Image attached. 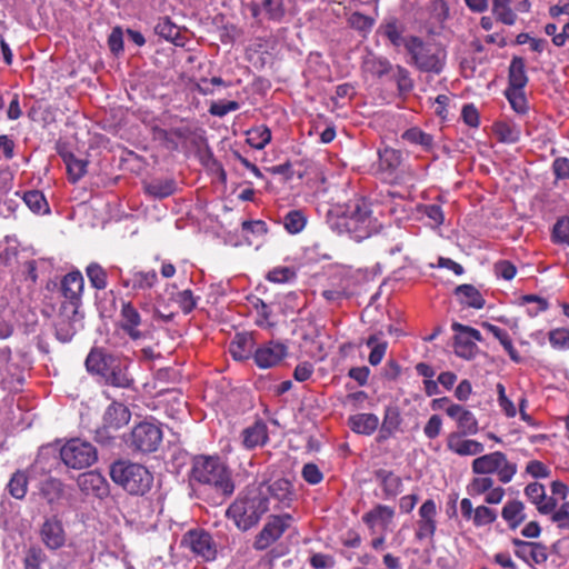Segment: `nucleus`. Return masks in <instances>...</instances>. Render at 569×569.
Segmentation results:
<instances>
[{
	"label": "nucleus",
	"instance_id": "1",
	"mask_svg": "<svg viewBox=\"0 0 569 569\" xmlns=\"http://www.w3.org/2000/svg\"><path fill=\"white\" fill-rule=\"evenodd\" d=\"M190 481L210 487L221 497H229L234 491L231 471L217 456L193 457Z\"/></svg>",
	"mask_w": 569,
	"mask_h": 569
},
{
	"label": "nucleus",
	"instance_id": "2",
	"mask_svg": "<svg viewBox=\"0 0 569 569\" xmlns=\"http://www.w3.org/2000/svg\"><path fill=\"white\" fill-rule=\"evenodd\" d=\"M110 478L131 496H144L153 485V475L142 465L129 460L111 463Z\"/></svg>",
	"mask_w": 569,
	"mask_h": 569
},
{
	"label": "nucleus",
	"instance_id": "3",
	"mask_svg": "<svg viewBox=\"0 0 569 569\" xmlns=\"http://www.w3.org/2000/svg\"><path fill=\"white\" fill-rule=\"evenodd\" d=\"M269 510V499L259 491L252 490L240 496L232 502L227 516L243 531L256 526L261 517Z\"/></svg>",
	"mask_w": 569,
	"mask_h": 569
},
{
	"label": "nucleus",
	"instance_id": "4",
	"mask_svg": "<svg viewBox=\"0 0 569 569\" xmlns=\"http://www.w3.org/2000/svg\"><path fill=\"white\" fill-rule=\"evenodd\" d=\"M410 62L422 72L440 73L446 64V50L433 42H423L417 37H411L407 43Z\"/></svg>",
	"mask_w": 569,
	"mask_h": 569
},
{
	"label": "nucleus",
	"instance_id": "5",
	"mask_svg": "<svg viewBox=\"0 0 569 569\" xmlns=\"http://www.w3.org/2000/svg\"><path fill=\"white\" fill-rule=\"evenodd\" d=\"M343 227L357 241L369 238L379 230V224L371 217L370 204L365 199L356 200L350 213L343 218Z\"/></svg>",
	"mask_w": 569,
	"mask_h": 569
},
{
	"label": "nucleus",
	"instance_id": "6",
	"mask_svg": "<svg viewBox=\"0 0 569 569\" xmlns=\"http://www.w3.org/2000/svg\"><path fill=\"white\" fill-rule=\"evenodd\" d=\"M60 458L68 468L83 469L98 460V452L89 441L73 438L61 447Z\"/></svg>",
	"mask_w": 569,
	"mask_h": 569
},
{
	"label": "nucleus",
	"instance_id": "7",
	"mask_svg": "<svg viewBox=\"0 0 569 569\" xmlns=\"http://www.w3.org/2000/svg\"><path fill=\"white\" fill-rule=\"evenodd\" d=\"M472 471L477 475L498 473L502 483L511 481L517 472V465L509 462L507 456L501 451L482 455L472 461Z\"/></svg>",
	"mask_w": 569,
	"mask_h": 569
},
{
	"label": "nucleus",
	"instance_id": "8",
	"mask_svg": "<svg viewBox=\"0 0 569 569\" xmlns=\"http://www.w3.org/2000/svg\"><path fill=\"white\" fill-rule=\"evenodd\" d=\"M162 437V430L158 425L143 421L132 428L126 443L132 451L149 453L158 449Z\"/></svg>",
	"mask_w": 569,
	"mask_h": 569
},
{
	"label": "nucleus",
	"instance_id": "9",
	"mask_svg": "<svg viewBox=\"0 0 569 569\" xmlns=\"http://www.w3.org/2000/svg\"><path fill=\"white\" fill-rule=\"evenodd\" d=\"M181 547L188 548L194 557L203 561H212L217 558V545L212 536L204 529H190L181 539Z\"/></svg>",
	"mask_w": 569,
	"mask_h": 569
},
{
	"label": "nucleus",
	"instance_id": "10",
	"mask_svg": "<svg viewBox=\"0 0 569 569\" xmlns=\"http://www.w3.org/2000/svg\"><path fill=\"white\" fill-rule=\"evenodd\" d=\"M39 539L49 551L66 547L68 533L61 517L57 513L46 516L39 526Z\"/></svg>",
	"mask_w": 569,
	"mask_h": 569
},
{
	"label": "nucleus",
	"instance_id": "11",
	"mask_svg": "<svg viewBox=\"0 0 569 569\" xmlns=\"http://www.w3.org/2000/svg\"><path fill=\"white\" fill-rule=\"evenodd\" d=\"M84 280L80 271L68 272L61 280V292L66 301L61 305L64 311L70 310L73 319L79 317Z\"/></svg>",
	"mask_w": 569,
	"mask_h": 569
},
{
	"label": "nucleus",
	"instance_id": "12",
	"mask_svg": "<svg viewBox=\"0 0 569 569\" xmlns=\"http://www.w3.org/2000/svg\"><path fill=\"white\" fill-rule=\"evenodd\" d=\"M293 518L290 513L272 515L254 539L256 550H266L276 542L291 526Z\"/></svg>",
	"mask_w": 569,
	"mask_h": 569
},
{
	"label": "nucleus",
	"instance_id": "13",
	"mask_svg": "<svg viewBox=\"0 0 569 569\" xmlns=\"http://www.w3.org/2000/svg\"><path fill=\"white\" fill-rule=\"evenodd\" d=\"M131 412L127 406L121 402H112L103 413V426L96 431V440L108 443L113 437L108 435L109 429L118 430L128 425Z\"/></svg>",
	"mask_w": 569,
	"mask_h": 569
},
{
	"label": "nucleus",
	"instance_id": "14",
	"mask_svg": "<svg viewBox=\"0 0 569 569\" xmlns=\"http://www.w3.org/2000/svg\"><path fill=\"white\" fill-rule=\"evenodd\" d=\"M143 320L131 301H122L120 310L119 326L121 330L133 341L147 338L148 331L141 329Z\"/></svg>",
	"mask_w": 569,
	"mask_h": 569
},
{
	"label": "nucleus",
	"instance_id": "15",
	"mask_svg": "<svg viewBox=\"0 0 569 569\" xmlns=\"http://www.w3.org/2000/svg\"><path fill=\"white\" fill-rule=\"evenodd\" d=\"M159 277L156 270H132L128 278H121V286L130 289L134 296H150L158 284Z\"/></svg>",
	"mask_w": 569,
	"mask_h": 569
},
{
	"label": "nucleus",
	"instance_id": "16",
	"mask_svg": "<svg viewBox=\"0 0 569 569\" xmlns=\"http://www.w3.org/2000/svg\"><path fill=\"white\" fill-rule=\"evenodd\" d=\"M419 519L415 537L418 540H429L432 542L437 530V506L432 499L426 500L418 510Z\"/></svg>",
	"mask_w": 569,
	"mask_h": 569
},
{
	"label": "nucleus",
	"instance_id": "17",
	"mask_svg": "<svg viewBox=\"0 0 569 569\" xmlns=\"http://www.w3.org/2000/svg\"><path fill=\"white\" fill-rule=\"evenodd\" d=\"M118 356L107 352L103 348L93 347L88 353L84 366L87 371L99 377L103 383Z\"/></svg>",
	"mask_w": 569,
	"mask_h": 569
},
{
	"label": "nucleus",
	"instance_id": "18",
	"mask_svg": "<svg viewBox=\"0 0 569 569\" xmlns=\"http://www.w3.org/2000/svg\"><path fill=\"white\" fill-rule=\"evenodd\" d=\"M130 362L128 359L117 357L111 370L103 381V385L121 389H134V378L129 372Z\"/></svg>",
	"mask_w": 569,
	"mask_h": 569
},
{
	"label": "nucleus",
	"instance_id": "19",
	"mask_svg": "<svg viewBox=\"0 0 569 569\" xmlns=\"http://www.w3.org/2000/svg\"><path fill=\"white\" fill-rule=\"evenodd\" d=\"M512 545L516 547V556L527 563L533 562L541 565L548 559V549L541 542L525 541L515 538L512 539Z\"/></svg>",
	"mask_w": 569,
	"mask_h": 569
},
{
	"label": "nucleus",
	"instance_id": "20",
	"mask_svg": "<svg viewBox=\"0 0 569 569\" xmlns=\"http://www.w3.org/2000/svg\"><path fill=\"white\" fill-rule=\"evenodd\" d=\"M446 413L456 420L457 433L473 436L478 432L479 426L476 416L461 405L451 403L446 408Z\"/></svg>",
	"mask_w": 569,
	"mask_h": 569
},
{
	"label": "nucleus",
	"instance_id": "21",
	"mask_svg": "<svg viewBox=\"0 0 569 569\" xmlns=\"http://www.w3.org/2000/svg\"><path fill=\"white\" fill-rule=\"evenodd\" d=\"M287 356V347L281 342H269L258 348L254 353V362L260 368L277 366Z\"/></svg>",
	"mask_w": 569,
	"mask_h": 569
},
{
	"label": "nucleus",
	"instance_id": "22",
	"mask_svg": "<svg viewBox=\"0 0 569 569\" xmlns=\"http://www.w3.org/2000/svg\"><path fill=\"white\" fill-rule=\"evenodd\" d=\"M79 489L84 495H92L97 498H104L109 495V485L107 479L97 471L81 473L78 477Z\"/></svg>",
	"mask_w": 569,
	"mask_h": 569
},
{
	"label": "nucleus",
	"instance_id": "23",
	"mask_svg": "<svg viewBox=\"0 0 569 569\" xmlns=\"http://www.w3.org/2000/svg\"><path fill=\"white\" fill-rule=\"evenodd\" d=\"M463 433L450 432L447 437V448L459 456L480 455L485 447L473 439H462Z\"/></svg>",
	"mask_w": 569,
	"mask_h": 569
},
{
	"label": "nucleus",
	"instance_id": "24",
	"mask_svg": "<svg viewBox=\"0 0 569 569\" xmlns=\"http://www.w3.org/2000/svg\"><path fill=\"white\" fill-rule=\"evenodd\" d=\"M242 446L246 449H254L264 446L269 440L268 427L262 420L244 428L241 432Z\"/></svg>",
	"mask_w": 569,
	"mask_h": 569
},
{
	"label": "nucleus",
	"instance_id": "25",
	"mask_svg": "<svg viewBox=\"0 0 569 569\" xmlns=\"http://www.w3.org/2000/svg\"><path fill=\"white\" fill-rule=\"evenodd\" d=\"M376 481L379 482L386 499H391L401 493L403 483L402 479L393 471L387 469H377L373 472Z\"/></svg>",
	"mask_w": 569,
	"mask_h": 569
},
{
	"label": "nucleus",
	"instance_id": "26",
	"mask_svg": "<svg viewBox=\"0 0 569 569\" xmlns=\"http://www.w3.org/2000/svg\"><path fill=\"white\" fill-rule=\"evenodd\" d=\"M393 517L395 510L391 507L379 503L362 516V521L371 530H373L376 526H380L382 530H387Z\"/></svg>",
	"mask_w": 569,
	"mask_h": 569
},
{
	"label": "nucleus",
	"instance_id": "27",
	"mask_svg": "<svg viewBox=\"0 0 569 569\" xmlns=\"http://www.w3.org/2000/svg\"><path fill=\"white\" fill-rule=\"evenodd\" d=\"M82 319V315L79 312V317L74 320L70 310L64 311L60 309V313L56 323V336L61 342H69L77 333L76 323Z\"/></svg>",
	"mask_w": 569,
	"mask_h": 569
},
{
	"label": "nucleus",
	"instance_id": "28",
	"mask_svg": "<svg viewBox=\"0 0 569 569\" xmlns=\"http://www.w3.org/2000/svg\"><path fill=\"white\" fill-rule=\"evenodd\" d=\"M268 492L284 508L290 507L295 499L293 485L287 478H279L269 483Z\"/></svg>",
	"mask_w": 569,
	"mask_h": 569
},
{
	"label": "nucleus",
	"instance_id": "29",
	"mask_svg": "<svg viewBox=\"0 0 569 569\" xmlns=\"http://www.w3.org/2000/svg\"><path fill=\"white\" fill-rule=\"evenodd\" d=\"M254 340L252 335L247 332L237 333L230 342L229 351L233 359L243 361L253 355Z\"/></svg>",
	"mask_w": 569,
	"mask_h": 569
},
{
	"label": "nucleus",
	"instance_id": "30",
	"mask_svg": "<svg viewBox=\"0 0 569 569\" xmlns=\"http://www.w3.org/2000/svg\"><path fill=\"white\" fill-rule=\"evenodd\" d=\"M501 517L510 530H516L527 518L525 503L518 499L508 500L502 507Z\"/></svg>",
	"mask_w": 569,
	"mask_h": 569
},
{
	"label": "nucleus",
	"instance_id": "31",
	"mask_svg": "<svg viewBox=\"0 0 569 569\" xmlns=\"http://www.w3.org/2000/svg\"><path fill=\"white\" fill-rule=\"evenodd\" d=\"M39 493L48 505L54 506L64 496V485L60 479L49 477L40 482Z\"/></svg>",
	"mask_w": 569,
	"mask_h": 569
},
{
	"label": "nucleus",
	"instance_id": "32",
	"mask_svg": "<svg viewBox=\"0 0 569 569\" xmlns=\"http://www.w3.org/2000/svg\"><path fill=\"white\" fill-rule=\"evenodd\" d=\"M348 426L356 433L370 436L377 430L379 418L375 413H357L348 418Z\"/></svg>",
	"mask_w": 569,
	"mask_h": 569
},
{
	"label": "nucleus",
	"instance_id": "33",
	"mask_svg": "<svg viewBox=\"0 0 569 569\" xmlns=\"http://www.w3.org/2000/svg\"><path fill=\"white\" fill-rule=\"evenodd\" d=\"M402 418L397 406H388L385 409L383 420L380 427L379 440H386L393 436L401 426Z\"/></svg>",
	"mask_w": 569,
	"mask_h": 569
},
{
	"label": "nucleus",
	"instance_id": "34",
	"mask_svg": "<svg viewBox=\"0 0 569 569\" xmlns=\"http://www.w3.org/2000/svg\"><path fill=\"white\" fill-rule=\"evenodd\" d=\"M455 295L460 303L467 307L481 309L485 307L486 300L480 291L472 284H460L455 289Z\"/></svg>",
	"mask_w": 569,
	"mask_h": 569
},
{
	"label": "nucleus",
	"instance_id": "35",
	"mask_svg": "<svg viewBox=\"0 0 569 569\" xmlns=\"http://www.w3.org/2000/svg\"><path fill=\"white\" fill-rule=\"evenodd\" d=\"M262 9L268 14L269 19L280 21L286 13H291L295 10V0H263Z\"/></svg>",
	"mask_w": 569,
	"mask_h": 569
},
{
	"label": "nucleus",
	"instance_id": "36",
	"mask_svg": "<svg viewBox=\"0 0 569 569\" xmlns=\"http://www.w3.org/2000/svg\"><path fill=\"white\" fill-rule=\"evenodd\" d=\"M483 327L489 332H491L496 339L499 340V342L502 345L503 349L507 351L512 361H515L516 363H520L522 361V358L520 357L519 352L515 349L511 338L506 330L488 322H485Z\"/></svg>",
	"mask_w": 569,
	"mask_h": 569
},
{
	"label": "nucleus",
	"instance_id": "37",
	"mask_svg": "<svg viewBox=\"0 0 569 569\" xmlns=\"http://www.w3.org/2000/svg\"><path fill=\"white\" fill-rule=\"evenodd\" d=\"M528 82L525 70V61L521 58H513L509 67L508 89H523Z\"/></svg>",
	"mask_w": 569,
	"mask_h": 569
},
{
	"label": "nucleus",
	"instance_id": "38",
	"mask_svg": "<svg viewBox=\"0 0 569 569\" xmlns=\"http://www.w3.org/2000/svg\"><path fill=\"white\" fill-rule=\"evenodd\" d=\"M29 478L26 471L17 470L10 478L7 490L11 497L22 500L28 492Z\"/></svg>",
	"mask_w": 569,
	"mask_h": 569
},
{
	"label": "nucleus",
	"instance_id": "39",
	"mask_svg": "<svg viewBox=\"0 0 569 569\" xmlns=\"http://www.w3.org/2000/svg\"><path fill=\"white\" fill-rule=\"evenodd\" d=\"M46 561L47 555L44 550L38 545L29 546L23 552V569H42V566Z\"/></svg>",
	"mask_w": 569,
	"mask_h": 569
},
{
	"label": "nucleus",
	"instance_id": "40",
	"mask_svg": "<svg viewBox=\"0 0 569 569\" xmlns=\"http://www.w3.org/2000/svg\"><path fill=\"white\" fill-rule=\"evenodd\" d=\"M363 70L372 76L382 77L391 72V63L382 57L368 54L363 60Z\"/></svg>",
	"mask_w": 569,
	"mask_h": 569
},
{
	"label": "nucleus",
	"instance_id": "41",
	"mask_svg": "<svg viewBox=\"0 0 569 569\" xmlns=\"http://www.w3.org/2000/svg\"><path fill=\"white\" fill-rule=\"evenodd\" d=\"M86 274L90 286L97 290H104L108 286L107 270L98 262H90L86 267Z\"/></svg>",
	"mask_w": 569,
	"mask_h": 569
},
{
	"label": "nucleus",
	"instance_id": "42",
	"mask_svg": "<svg viewBox=\"0 0 569 569\" xmlns=\"http://www.w3.org/2000/svg\"><path fill=\"white\" fill-rule=\"evenodd\" d=\"M383 36L395 46V47H405L407 49V43L411 40V37H403L402 28L399 26L396 19L389 20L383 26Z\"/></svg>",
	"mask_w": 569,
	"mask_h": 569
},
{
	"label": "nucleus",
	"instance_id": "43",
	"mask_svg": "<svg viewBox=\"0 0 569 569\" xmlns=\"http://www.w3.org/2000/svg\"><path fill=\"white\" fill-rule=\"evenodd\" d=\"M271 140V131L266 126H258L247 131V142L254 149H263Z\"/></svg>",
	"mask_w": 569,
	"mask_h": 569
},
{
	"label": "nucleus",
	"instance_id": "44",
	"mask_svg": "<svg viewBox=\"0 0 569 569\" xmlns=\"http://www.w3.org/2000/svg\"><path fill=\"white\" fill-rule=\"evenodd\" d=\"M511 0H492V12L496 18L507 26L516 22L517 14L510 7Z\"/></svg>",
	"mask_w": 569,
	"mask_h": 569
},
{
	"label": "nucleus",
	"instance_id": "45",
	"mask_svg": "<svg viewBox=\"0 0 569 569\" xmlns=\"http://www.w3.org/2000/svg\"><path fill=\"white\" fill-rule=\"evenodd\" d=\"M455 352L458 357L463 359H472L478 352L477 345L469 339L465 333H458L455 337Z\"/></svg>",
	"mask_w": 569,
	"mask_h": 569
},
{
	"label": "nucleus",
	"instance_id": "46",
	"mask_svg": "<svg viewBox=\"0 0 569 569\" xmlns=\"http://www.w3.org/2000/svg\"><path fill=\"white\" fill-rule=\"evenodd\" d=\"M176 190L173 180H153L146 186V191L157 198H166L172 194Z\"/></svg>",
	"mask_w": 569,
	"mask_h": 569
},
{
	"label": "nucleus",
	"instance_id": "47",
	"mask_svg": "<svg viewBox=\"0 0 569 569\" xmlns=\"http://www.w3.org/2000/svg\"><path fill=\"white\" fill-rule=\"evenodd\" d=\"M70 179L76 182L86 173L87 161L77 159L72 153L63 154Z\"/></svg>",
	"mask_w": 569,
	"mask_h": 569
},
{
	"label": "nucleus",
	"instance_id": "48",
	"mask_svg": "<svg viewBox=\"0 0 569 569\" xmlns=\"http://www.w3.org/2000/svg\"><path fill=\"white\" fill-rule=\"evenodd\" d=\"M23 200L29 209L36 213H47L49 211V206L44 196L38 190L26 192Z\"/></svg>",
	"mask_w": 569,
	"mask_h": 569
},
{
	"label": "nucleus",
	"instance_id": "49",
	"mask_svg": "<svg viewBox=\"0 0 569 569\" xmlns=\"http://www.w3.org/2000/svg\"><path fill=\"white\" fill-rule=\"evenodd\" d=\"M347 22L352 29L361 32L362 34H367L371 31L375 24V19L355 11L348 17Z\"/></svg>",
	"mask_w": 569,
	"mask_h": 569
},
{
	"label": "nucleus",
	"instance_id": "50",
	"mask_svg": "<svg viewBox=\"0 0 569 569\" xmlns=\"http://www.w3.org/2000/svg\"><path fill=\"white\" fill-rule=\"evenodd\" d=\"M306 217L299 210L289 211L283 217V227L290 233L300 232L306 226Z\"/></svg>",
	"mask_w": 569,
	"mask_h": 569
},
{
	"label": "nucleus",
	"instance_id": "51",
	"mask_svg": "<svg viewBox=\"0 0 569 569\" xmlns=\"http://www.w3.org/2000/svg\"><path fill=\"white\" fill-rule=\"evenodd\" d=\"M506 97L517 113L523 114L527 112L528 102L523 89H507Z\"/></svg>",
	"mask_w": 569,
	"mask_h": 569
},
{
	"label": "nucleus",
	"instance_id": "52",
	"mask_svg": "<svg viewBox=\"0 0 569 569\" xmlns=\"http://www.w3.org/2000/svg\"><path fill=\"white\" fill-rule=\"evenodd\" d=\"M552 240L557 244L569 247V217H562L555 223Z\"/></svg>",
	"mask_w": 569,
	"mask_h": 569
},
{
	"label": "nucleus",
	"instance_id": "53",
	"mask_svg": "<svg viewBox=\"0 0 569 569\" xmlns=\"http://www.w3.org/2000/svg\"><path fill=\"white\" fill-rule=\"evenodd\" d=\"M392 76L397 83L398 90L401 93L409 92L413 88V81L410 77V73L407 69L401 66L392 67Z\"/></svg>",
	"mask_w": 569,
	"mask_h": 569
},
{
	"label": "nucleus",
	"instance_id": "54",
	"mask_svg": "<svg viewBox=\"0 0 569 569\" xmlns=\"http://www.w3.org/2000/svg\"><path fill=\"white\" fill-rule=\"evenodd\" d=\"M495 485L491 477H477L473 478L467 486V491L470 496H480L487 493Z\"/></svg>",
	"mask_w": 569,
	"mask_h": 569
},
{
	"label": "nucleus",
	"instance_id": "55",
	"mask_svg": "<svg viewBox=\"0 0 569 569\" xmlns=\"http://www.w3.org/2000/svg\"><path fill=\"white\" fill-rule=\"evenodd\" d=\"M497 520V512L487 507L479 506L475 508V515L472 518V522L476 527H483L493 523Z\"/></svg>",
	"mask_w": 569,
	"mask_h": 569
},
{
	"label": "nucleus",
	"instance_id": "56",
	"mask_svg": "<svg viewBox=\"0 0 569 569\" xmlns=\"http://www.w3.org/2000/svg\"><path fill=\"white\" fill-rule=\"evenodd\" d=\"M266 278L276 283L289 282L296 278V270L291 267H276L267 273Z\"/></svg>",
	"mask_w": 569,
	"mask_h": 569
},
{
	"label": "nucleus",
	"instance_id": "57",
	"mask_svg": "<svg viewBox=\"0 0 569 569\" xmlns=\"http://www.w3.org/2000/svg\"><path fill=\"white\" fill-rule=\"evenodd\" d=\"M381 166L388 170H395L401 163V153L392 148L379 151Z\"/></svg>",
	"mask_w": 569,
	"mask_h": 569
},
{
	"label": "nucleus",
	"instance_id": "58",
	"mask_svg": "<svg viewBox=\"0 0 569 569\" xmlns=\"http://www.w3.org/2000/svg\"><path fill=\"white\" fill-rule=\"evenodd\" d=\"M174 301L186 315L190 313L197 307V298L190 289L179 291L176 295Z\"/></svg>",
	"mask_w": 569,
	"mask_h": 569
},
{
	"label": "nucleus",
	"instance_id": "59",
	"mask_svg": "<svg viewBox=\"0 0 569 569\" xmlns=\"http://www.w3.org/2000/svg\"><path fill=\"white\" fill-rule=\"evenodd\" d=\"M551 346L560 350H569V330L565 328L553 329L549 332Z\"/></svg>",
	"mask_w": 569,
	"mask_h": 569
},
{
	"label": "nucleus",
	"instance_id": "60",
	"mask_svg": "<svg viewBox=\"0 0 569 569\" xmlns=\"http://www.w3.org/2000/svg\"><path fill=\"white\" fill-rule=\"evenodd\" d=\"M403 139L407 141L429 148L432 144V138L418 128H411L403 133Z\"/></svg>",
	"mask_w": 569,
	"mask_h": 569
},
{
	"label": "nucleus",
	"instance_id": "61",
	"mask_svg": "<svg viewBox=\"0 0 569 569\" xmlns=\"http://www.w3.org/2000/svg\"><path fill=\"white\" fill-rule=\"evenodd\" d=\"M525 496L536 507L545 499L546 488L542 483L530 482L525 487Z\"/></svg>",
	"mask_w": 569,
	"mask_h": 569
},
{
	"label": "nucleus",
	"instance_id": "62",
	"mask_svg": "<svg viewBox=\"0 0 569 569\" xmlns=\"http://www.w3.org/2000/svg\"><path fill=\"white\" fill-rule=\"evenodd\" d=\"M495 274L503 280H512L517 273L516 266L508 260H499L493 264Z\"/></svg>",
	"mask_w": 569,
	"mask_h": 569
},
{
	"label": "nucleus",
	"instance_id": "63",
	"mask_svg": "<svg viewBox=\"0 0 569 569\" xmlns=\"http://www.w3.org/2000/svg\"><path fill=\"white\" fill-rule=\"evenodd\" d=\"M559 529L569 530V501L562 503L550 517Z\"/></svg>",
	"mask_w": 569,
	"mask_h": 569
},
{
	"label": "nucleus",
	"instance_id": "64",
	"mask_svg": "<svg viewBox=\"0 0 569 569\" xmlns=\"http://www.w3.org/2000/svg\"><path fill=\"white\" fill-rule=\"evenodd\" d=\"M496 132L500 136V139L506 142H515L519 138V130L506 122H498L495 126Z\"/></svg>",
	"mask_w": 569,
	"mask_h": 569
}]
</instances>
